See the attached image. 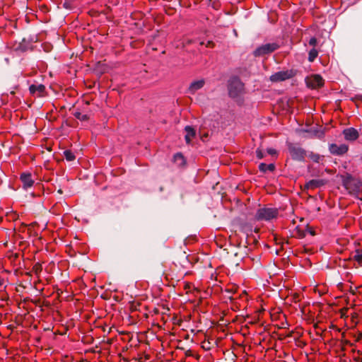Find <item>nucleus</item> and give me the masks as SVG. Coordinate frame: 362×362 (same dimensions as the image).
I'll use <instances>...</instances> for the list:
<instances>
[{"mask_svg":"<svg viewBox=\"0 0 362 362\" xmlns=\"http://www.w3.org/2000/svg\"><path fill=\"white\" fill-rule=\"evenodd\" d=\"M227 89L228 95L237 103L243 102L245 93V86L238 76H232L228 81Z\"/></svg>","mask_w":362,"mask_h":362,"instance_id":"obj_1","label":"nucleus"},{"mask_svg":"<svg viewBox=\"0 0 362 362\" xmlns=\"http://www.w3.org/2000/svg\"><path fill=\"white\" fill-rule=\"evenodd\" d=\"M343 186L349 194H358L362 186V181L354 178L351 175H347L342 180Z\"/></svg>","mask_w":362,"mask_h":362,"instance_id":"obj_2","label":"nucleus"},{"mask_svg":"<svg viewBox=\"0 0 362 362\" xmlns=\"http://www.w3.org/2000/svg\"><path fill=\"white\" fill-rule=\"evenodd\" d=\"M279 214L278 209L276 208L262 207L257 209L255 218L257 221H269L276 218Z\"/></svg>","mask_w":362,"mask_h":362,"instance_id":"obj_3","label":"nucleus"},{"mask_svg":"<svg viewBox=\"0 0 362 362\" xmlns=\"http://www.w3.org/2000/svg\"><path fill=\"white\" fill-rule=\"evenodd\" d=\"M288 150L291 158L294 160L303 162L307 156L306 151L300 146L293 143L287 144Z\"/></svg>","mask_w":362,"mask_h":362,"instance_id":"obj_4","label":"nucleus"},{"mask_svg":"<svg viewBox=\"0 0 362 362\" xmlns=\"http://www.w3.org/2000/svg\"><path fill=\"white\" fill-rule=\"evenodd\" d=\"M279 48V45L276 42L266 43L257 47L253 51V55L255 57H260L269 54Z\"/></svg>","mask_w":362,"mask_h":362,"instance_id":"obj_5","label":"nucleus"},{"mask_svg":"<svg viewBox=\"0 0 362 362\" xmlns=\"http://www.w3.org/2000/svg\"><path fill=\"white\" fill-rule=\"evenodd\" d=\"M349 150L348 145L342 144L337 145L336 144H331L329 145V151L332 155L342 156L345 154Z\"/></svg>","mask_w":362,"mask_h":362,"instance_id":"obj_6","label":"nucleus"},{"mask_svg":"<svg viewBox=\"0 0 362 362\" xmlns=\"http://www.w3.org/2000/svg\"><path fill=\"white\" fill-rule=\"evenodd\" d=\"M292 76L291 71H280L272 74L270 76V80L272 82H279L291 78Z\"/></svg>","mask_w":362,"mask_h":362,"instance_id":"obj_7","label":"nucleus"},{"mask_svg":"<svg viewBox=\"0 0 362 362\" xmlns=\"http://www.w3.org/2000/svg\"><path fill=\"white\" fill-rule=\"evenodd\" d=\"M343 134L344 139L349 141H356L359 136L358 131L354 127H349L344 129Z\"/></svg>","mask_w":362,"mask_h":362,"instance_id":"obj_8","label":"nucleus"},{"mask_svg":"<svg viewBox=\"0 0 362 362\" xmlns=\"http://www.w3.org/2000/svg\"><path fill=\"white\" fill-rule=\"evenodd\" d=\"M29 91L30 94L37 96L41 97L44 95L45 92V86L42 84H32L29 87Z\"/></svg>","mask_w":362,"mask_h":362,"instance_id":"obj_9","label":"nucleus"},{"mask_svg":"<svg viewBox=\"0 0 362 362\" xmlns=\"http://www.w3.org/2000/svg\"><path fill=\"white\" fill-rule=\"evenodd\" d=\"M20 179L23 183V187L25 189L31 187L34 184V180L32 175L28 173H23L21 175Z\"/></svg>","mask_w":362,"mask_h":362,"instance_id":"obj_10","label":"nucleus"},{"mask_svg":"<svg viewBox=\"0 0 362 362\" xmlns=\"http://www.w3.org/2000/svg\"><path fill=\"white\" fill-rule=\"evenodd\" d=\"M204 84V79H200L192 82L188 88V93L190 94H194L198 90L202 88Z\"/></svg>","mask_w":362,"mask_h":362,"instance_id":"obj_11","label":"nucleus"},{"mask_svg":"<svg viewBox=\"0 0 362 362\" xmlns=\"http://www.w3.org/2000/svg\"><path fill=\"white\" fill-rule=\"evenodd\" d=\"M326 184V180L322 179H313L307 182L305 185V188L307 189H316L319 188L322 186H324Z\"/></svg>","mask_w":362,"mask_h":362,"instance_id":"obj_12","label":"nucleus"},{"mask_svg":"<svg viewBox=\"0 0 362 362\" xmlns=\"http://www.w3.org/2000/svg\"><path fill=\"white\" fill-rule=\"evenodd\" d=\"M324 80L320 75H314L312 78L311 86L314 88L322 86Z\"/></svg>","mask_w":362,"mask_h":362,"instance_id":"obj_13","label":"nucleus"},{"mask_svg":"<svg viewBox=\"0 0 362 362\" xmlns=\"http://www.w3.org/2000/svg\"><path fill=\"white\" fill-rule=\"evenodd\" d=\"M275 169V165L273 163L266 164L264 163H261L259 165V170L262 173H266L267 171L273 172Z\"/></svg>","mask_w":362,"mask_h":362,"instance_id":"obj_14","label":"nucleus"},{"mask_svg":"<svg viewBox=\"0 0 362 362\" xmlns=\"http://www.w3.org/2000/svg\"><path fill=\"white\" fill-rule=\"evenodd\" d=\"M305 132L311 133L313 136L318 139H322L325 136V132L322 130L318 129H311L310 130H305Z\"/></svg>","mask_w":362,"mask_h":362,"instance_id":"obj_15","label":"nucleus"},{"mask_svg":"<svg viewBox=\"0 0 362 362\" xmlns=\"http://www.w3.org/2000/svg\"><path fill=\"white\" fill-rule=\"evenodd\" d=\"M308 156L315 163H320V161L322 159L323 156H320V154L313 153V152H309Z\"/></svg>","mask_w":362,"mask_h":362,"instance_id":"obj_16","label":"nucleus"},{"mask_svg":"<svg viewBox=\"0 0 362 362\" xmlns=\"http://www.w3.org/2000/svg\"><path fill=\"white\" fill-rule=\"evenodd\" d=\"M318 55V52L316 49L313 48L309 51L308 53V61L313 62L317 58Z\"/></svg>","mask_w":362,"mask_h":362,"instance_id":"obj_17","label":"nucleus"},{"mask_svg":"<svg viewBox=\"0 0 362 362\" xmlns=\"http://www.w3.org/2000/svg\"><path fill=\"white\" fill-rule=\"evenodd\" d=\"M74 117L80 121L84 122L88 119V116L86 114H82L79 111H76L74 113Z\"/></svg>","mask_w":362,"mask_h":362,"instance_id":"obj_18","label":"nucleus"},{"mask_svg":"<svg viewBox=\"0 0 362 362\" xmlns=\"http://www.w3.org/2000/svg\"><path fill=\"white\" fill-rule=\"evenodd\" d=\"M64 157L66 158V160L68 161H72L75 159V155L74 154V153L70 151V150H66L64 152Z\"/></svg>","mask_w":362,"mask_h":362,"instance_id":"obj_19","label":"nucleus"},{"mask_svg":"<svg viewBox=\"0 0 362 362\" xmlns=\"http://www.w3.org/2000/svg\"><path fill=\"white\" fill-rule=\"evenodd\" d=\"M186 134L189 135L191 138L195 136V130L190 126H186L185 128Z\"/></svg>","mask_w":362,"mask_h":362,"instance_id":"obj_20","label":"nucleus"},{"mask_svg":"<svg viewBox=\"0 0 362 362\" xmlns=\"http://www.w3.org/2000/svg\"><path fill=\"white\" fill-rule=\"evenodd\" d=\"M347 305L351 307V308H355V307H359L360 305L356 304V300L355 298H348L347 299Z\"/></svg>","mask_w":362,"mask_h":362,"instance_id":"obj_21","label":"nucleus"},{"mask_svg":"<svg viewBox=\"0 0 362 362\" xmlns=\"http://www.w3.org/2000/svg\"><path fill=\"white\" fill-rule=\"evenodd\" d=\"M256 156L257 158L262 159L264 157V153L259 148L256 150Z\"/></svg>","mask_w":362,"mask_h":362,"instance_id":"obj_22","label":"nucleus"},{"mask_svg":"<svg viewBox=\"0 0 362 362\" xmlns=\"http://www.w3.org/2000/svg\"><path fill=\"white\" fill-rule=\"evenodd\" d=\"M354 259L356 261H357L359 264H362V254L356 253L354 255Z\"/></svg>","mask_w":362,"mask_h":362,"instance_id":"obj_23","label":"nucleus"},{"mask_svg":"<svg viewBox=\"0 0 362 362\" xmlns=\"http://www.w3.org/2000/svg\"><path fill=\"white\" fill-rule=\"evenodd\" d=\"M317 39L315 37H313L309 40V45L311 46H315L317 45Z\"/></svg>","mask_w":362,"mask_h":362,"instance_id":"obj_24","label":"nucleus"},{"mask_svg":"<svg viewBox=\"0 0 362 362\" xmlns=\"http://www.w3.org/2000/svg\"><path fill=\"white\" fill-rule=\"evenodd\" d=\"M267 153H268L269 155L273 156V155L276 154V151L274 148H268V149H267Z\"/></svg>","mask_w":362,"mask_h":362,"instance_id":"obj_25","label":"nucleus"},{"mask_svg":"<svg viewBox=\"0 0 362 362\" xmlns=\"http://www.w3.org/2000/svg\"><path fill=\"white\" fill-rule=\"evenodd\" d=\"M191 139L192 138L189 135H187V134L185 135V141H186L187 144H189L190 143Z\"/></svg>","mask_w":362,"mask_h":362,"instance_id":"obj_26","label":"nucleus"},{"mask_svg":"<svg viewBox=\"0 0 362 362\" xmlns=\"http://www.w3.org/2000/svg\"><path fill=\"white\" fill-rule=\"evenodd\" d=\"M115 300L116 301H119L121 300L120 296H115Z\"/></svg>","mask_w":362,"mask_h":362,"instance_id":"obj_27","label":"nucleus"},{"mask_svg":"<svg viewBox=\"0 0 362 362\" xmlns=\"http://www.w3.org/2000/svg\"><path fill=\"white\" fill-rule=\"evenodd\" d=\"M4 284V279L0 276V287Z\"/></svg>","mask_w":362,"mask_h":362,"instance_id":"obj_28","label":"nucleus"},{"mask_svg":"<svg viewBox=\"0 0 362 362\" xmlns=\"http://www.w3.org/2000/svg\"><path fill=\"white\" fill-rule=\"evenodd\" d=\"M175 158L179 157V158H183V157H182V156L180 153H177V154L175 156Z\"/></svg>","mask_w":362,"mask_h":362,"instance_id":"obj_29","label":"nucleus"},{"mask_svg":"<svg viewBox=\"0 0 362 362\" xmlns=\"http://www.w3.org/2000/svg\"><path fill=\"white\" fill-rule=\"evenodd\" d=\"M299 296H300L299 295L294 296L295 298H296V300H299V298H299Z\"/></svg>","mask_w":362,"mask_h":362,"instance_id":"obj_30","label":"nucleus"},{"mask_svg":"<svg viewBox=\"0 0 362 362\" xmlns=\"http://www.w3.org/2000/svg\"><path fill=\"white\" fill-rule=\"evenodd\" d=\"M241 294L246 295V294H247V293L246 291H243V292H242V293H241Z\"/></svg>","mask_w":362,"mask_h":362,"instance_id":"obj_31","label":"nucleus"},{"mask_svg":"<svg viewBox=\"0 0 362 362\" xmlns=\"http://www.w3.org/2000/svg\"><path fill=\"white\" fill-rule=\"evenodd\" d=\"M107 296H101V297H102L103 299H107V298H106Z\"/></svg>","mask_w":362,"mask_h":362,"instance_id":"obj_32","label":"nucleus"},{"mask_svg":"<svg viewBox=\"0 0 362 362\" xmlns=\"http://www.w3.org/2000/svg\"><path fill=\"white\" fill-rule=\"evenodd\" d=\"M310 234H311L312 235H315L314 232H313V231H310Z\"/></svg>","mask_w":362,"mask_h":362,"instance_id":"obj_33","label":"nucleus"}]
</instances>
